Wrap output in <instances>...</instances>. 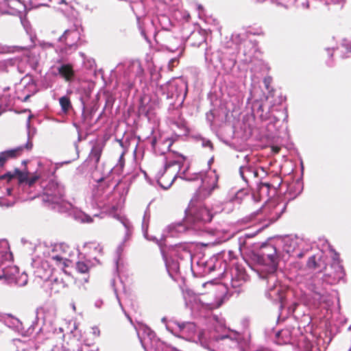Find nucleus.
<instances>
[{
  "mask_svg": "<svg viewBox=\"0 0 351 351\" xmlns=\"http://www.w3.org/2000/svg\"><path fill=\"white\" fill-rule=\"evenodd\" d=\"M137 333L142 346L146 351H147V347L154 348V344L156 343L157 339L154 332L149 328L141 326L137 330Z\"/></svg>",
  "mask_w": 351,
  "mask_h": 351,
  "instance_id": "5701e85b",
  "label": "nucleus"
},
{
  "mask_svg": "<svg viewBox=\"0 0 351 351\" xmlns=\"http://www.w3.org/2000/svg\"><path fill=\"white\" fill-rule=\"evenodd\" d=\"M185 157L181 154L169 153L165 158V164L156 175L158 184L164 189H169L177 177L185 180H195L197 179L198 175H189L188 166L184 169Z\"/></svg>",
  "mask_w": 351,
  "mask_h": 351,
  "instance_id": "20e7f679",
  "label": "nucleus"
},
{
  "mask_svg": "<svg viewBox=\"0 0 351 351\" xmlns=\"http://www.w3.org/2000/svg\"><path fill=\"white\" fill-rule=\"evenodd\" d=\"M73 254V250L67 244L63 243L56 244L47 261L41 263V267H45L46 264L51 263L63 269L68 266L69 258Z\"/></svg>",
  "mask_w": 351,
  "mask_h": 351,
  "instance_id": "f8f14e48",
  "label": "nucleus"
},
{
  "mask_svg": "<svg viewBox=\"0 0 351 351\" xmlns=\"http://www.w3.org/2000/svg\"><path fill=\"white\" fill-rule=\"evenodd\" d=\"M232 40L237 44H239V51L244 56L243 60L245 63L252 62L254 54L256 51V45L250 40L245 39V34H234L232 35Z\"/></svg>",
  "mask_w": 351,
  "mask_h": 351,
  "instance_id": "f3484780",
  "label": "nucleus"
},
{
  "mask_svg": "<svg viewBox=\"0 0 351 351\" xmlns=\"http://www.w3.org/2000/svg\"><path fill=\"white\" fill-rule=\"evenodd\" d=\"M308 289L312 291V298L316 304H326L327 306L332 304V299L330 294L327 292L326 288L323 282L318 278H313L307 285Z\"/></svg>",
  "mask_w": 351,
  "mask_h": 351,
  "instance_id": "dca6fc26",
  "label": "nucleus"
},
{
  "mask_svg": "<svg viewBox=\"0 0 351 351\" xmlns=\"http://www.w3.org/2000/svg\"><path fill=\"white\" fill-rule=\"evenodd\" d=\"M256 113L262 120H267L270 119L269 112H264L263 106L262 104L258 105Z\"/></svg>",
  "mask_w": 351,
  "mask_h": 351,
  "instance_id": "58836bf2",
  "label": "nucleus"
},
{
  "mask_svg": "<svg viewBox=\"0 0 351 351\" xmlns=\"http://www.w3.org/2000/svg\"><path fill=\"white\" fill-rule=\"evenodd\" d=\"M130 71L133 73L136 77H139L140 81L142 80L144 74V69L142 67L141 63L139 60H132L129 66Z\"/></svg>",
  "mask_w": 351,
  "mask_h": 351,
  "instance_id": "2f4dec72",
  "label": "nucleus"
},
{
  "mask_svg": "<svg viewBox=\"0 0 351 351\" xmlns=\"http://www.w3.org/2000/svg\"><path fill=\"white\" fill-rule=\"evenodd\" d=\"M141 34L144 36V38H145L146 40H147V36H146V34H145V31L142 30V31H141Z\"/></svg>",
  "mask_w": 351,
  "mask_h": 351,
  "instance_id": "680f3d73",
  "label": "nucleus"
},
{
  "mask_svg": "<svg viewBox=\"0 0 351 351\" xmlns=\"http://www.w3.org/2000/svg\"><path fill=\"white\" fill-rule=\"evenodd\" d=\"M304 244L300 245L298 247V252L301 251L304 253V255L308 252L311 248L312 245L310 243L303 239Z\"/></svg>",
  "mask_w": 351,
  "mask_h": 351,
  "instance_id": "37998d69",
  "label": "nucleus"
},
{
  "mask_svg": "<svg viewBox=\"0 0 351 351\" xmlns=\"http://www.w3.org/2000/svg\"><path fill=\"white\" fill-rule=\"evenodd\" d=\"M223 269L227 272L230 270L231 287L235 289L236 292H239L237 289L240 288L247 280V275L245 269L237 265L233 253L231 251L228 252V257L224 258Z\"/></svg>",
  "mask_w": 351,
  "mask_h": 351,
  "instance_id": "9d476101",
  "label": "nucleus"
},
{
  "mask_svg": "<svg viewBox=\"0 0 351 351\" xmlns=\"http://www.w3.org/2000/svg\"><path fill=\"white\" fill-rule=\"evenodd\" d=\"M286 209V204L283 202H278L275 200H271L260 209L252 213L253 217L261 216L258 220L267 221L265 226L275 222L283 213Z\"/></svg>",
  "mask_w": 351,
  "mask_h": 351,
  "instance_id": "9b49d317",
  "label": "nucleus"
},
{
  "mask_svg": "<svg viewBox=\"0 0 351 351\" xmlns=\"http://www.w3.org/2000/svg\"><path fill=\"white\" fill-rule=\"evenodd\" d=\"M26 48L24 47L0 45V53H12L23 51ZM17 62L18 59L16 58H8L0 60V72H8L9 69L15 66Z\"/></svg>",
  "mask_w": 351,
  "mask_h": 351,
  "instance_id": "a211bd4d",
  "label": "nucleus"
},
{
  "mask_svg": "<svg viewBox=\"0 0 351 351\" xmlns=\"http://www.w3.org/2000/svg\"><path fill=\"white\" fill-rule=\"evenodd\" d=\"M28 281L27 275L25 273L20 274L18 277L14 278V282L18 286L23 287L27 285Z\"/></svg>",
  "mask_w": 351,
  "mask_h": 351,
  "instance_id": "e433bc0d",
  "label": "nucleus"
},
{
  "mask_svg": "<svg viewBox=\"0 0 351 351\" xmlns=\"http://www.w3.org/2000/svg\"><path fill=\"white\" fill-rule=\"evenodd\" d=\"M333 263L331 267L335 269L334 278L341 279L344 276V271L342 265L340 264L339 254L335 253L332 257Z\"/></svg>",
  "mask_w": 351,
  "mask_h": 351,
  "instance_id": "c756f323",
  "label": "nucleus"
},
{
  "mask_svg": "<svg viewBox=\"0 0 351 351\" xmlns=\"http://www.w3.org/2000/svg\"><path fill=\"white\" fill-rule=\"evenodd\" d=\"M57 3L59 4L66 3L64 0H58Z\"/></svg>",
  "mask_w": 351,
  "mask_h": 351,
  "instance_id": "0e129e2a",
  "label": "nucleus"
},
{
  "mask_svg": "<svg viewBox=\"0 0 351 351\" xmlns=\"http://www.w3.org/2000/svg\"><path fill=\"white\" fill-rule=\"evenodd\" d=\"M170 256L179 261H190L191 259V254L187 245L182 244L173 246L170 251Z\"/></svg>",
  "mask_w": 351,
  "mask_h": 351,
  "instance_id": "393cba45",
  "label": "nucleus"
},
{
  "mask_svg": "<svg viewBox=\"0 0 351 351\" xmlns=\"http://www.w3.org/2000/svg\"><path fill=\"white\" fill-rule=\"evenodd\" d=\"M81 33L78 28L72 27L64 31L59 38V45L55 51L58 57L53 60L55 63L66 62L69 56L75 51L80 45Z\"/></svg>",
  "mask_w": 351,
  "mask_h": 351,
  "instance_id": "0eeeda50",
  "label": "nucleus"
},
{
  "mask_svg": "<svg viewBox=\"0 0 351 351\" xmlns=\"http://www.w3.org/2000/svg\"><path fill=\"white\" fill-rule=\"evenodd\" d=\"M121 222L126 230V232H125V238H126L127 237H129V235L132 233V226L131 223L129 221V220L125 218H121Z\"/></svg>",
  "mask_w": 351,
  "mask_h": 351,
  "instance_id": "ea45409f",
  "label": "nucleus"
},
{
  "mask_svg": "<svg viewBox=\"0 0 351 351\" xmlns=\"http://www.w3.org/2000/svg\"><path fill=\"white\" fill-rule=\"evenodd\" d=\"M38 52L36 51V49H34L32 51L29 53L27 56L28 57V62L34 70H36L38 66L39 63V58L38 56Z\"/></svg>",
  "mask_w": 351,
  "mask_h": 351,
  "instance_id": "473e14b6",
  "label": "nucleus"
},
{
  "mask_svg": "<svg viewBox=\"0 0 351 351\" xmlns=\"http://www.w3.org/2000/svg\"><path fill=\"white\" fill-rule=\"evenodd\" d=\"M271 1L276 3L277 5L285 6V4L288 0H271Z\"/></svg>",
  "mask_w": 351,
  "mask_h": 351,
  "instance_id": "864d4df0",
  "label": "nucleus"
},
{
  "mask_svg": "<svg viewBox=\"0 0 351 351\" xmlns=\"http://www.w3.org/2000/svg\"><path fill=\"white\" fill-rule=\"evenodd\" d=\"M346 49L351 53V44L344 45Z\"/></svg>",
  "mask_w": 351,
  "mask_h": 351,
  "instance_id": "bf43d9fd",
  "label": "nucleus"
},
{
  "mask_svg": "<svg viewBox=\"0 0 351 351\" xmlns=\"http://www.w3.org/2000/svg\"><path fill=\"white\" fill-rule=\"evenodd\" d=\"M307 265L308 267H315L316 261L315 256H311L307 262Z\"/></svg>",
  "mask_w": 351,
  "mask_h": 351,
  "instance_id": "c03bdc74",
  "label": "nucleus"
},
{
  "mask_svg": "<svg viewBox=\"0 0 351 351\" xmlns=\"http://www.w3.org/2000/svg\"><path fill=\"white\" fill-rule=\"evenodd\" d=\"M326 3L343 4L344 0H326Z\"/></svg>",
  "mask_w": 351,
  "mask_h": 351,
  "instance_id": "603ef678",
  "label": "nucleus"
},
{
  "mask_svg": "<svg viewBox=\"0 0 351 351\" xmlns=\"http://www.w3.org/2000/svg\"><path fill=\"white\" fill-rule=\"evenodd\" d=\"M282 250L289 256L302 258L304 253L301 251L298 252V247L300 245L304 244L303 239L295 237H286L282 241Z\"/></svg>",
  "mask_w": 351,
  "mask_h": 351,
  "instance_id": "6ab92c4d",
  "label": "nucleus"
},
{
  "mask_svg": "<svg viewBox=\"0 0 351 351\" xmlns=\"http://www.w3.org/2000/svg\"><path fill=\"white\" fill-rule=\"evenodd\" d=\"M149 219V212L148 209L145 210L144 217L142 222V230L144 234L145 237L148 240H152L156 241L158 243L160 247V252L162 254V258L165 261L166 268L168 272L171 274V273H178L180 270V263L179 260L173 256H170V258H168L166 256L163 248L161 246L160 242H158V239L156 237H149L147 235V228H148V222Z\"/></svg>",
  "mask_w": 351,
  "mask_h": 351,
  "instance_id": "4468645a",
  "label": "nucleus"
},
{
  "mask_svg": "<svg viewBox=\"0 0 351 351\" xmlns=\"http://www.w3.org/2000/svg\"><path fill=\"white\" fill-rule=\"evenodd\" d=\"M56 309L52 304H45L36 310V322L42 320L43 322H51L55 317Z\"/></svg>",
  "mask_w": 351,
  "mask_h": 351,
  "instance_id": "b1692460",
  "label": "nucleus"
},
{
  "mask_svg": "<svg viewBox=\"0 0 351 351\" xmlns=\"http://www.w3.org/2000/svg\"><path fill=\"white\" fill-rule=\"evenodd\" d=\"M15 204V201L7 199L3 197H0V207L8 208L12 207Z\"/></svg>",
  "mask_w": 351,
  "mask_h": 351,
  "instance_id": "79ce46f5",
  "label": "nucleus"
},
{
  "mask_svg": "<svg viewBox=\"0 0 351 351\" xmlns=\"http://www.w3.org/2000/svg\"><path fill=\"white\" fill-rule=\"evenodd\" d=\"M123 155H124V153H123L120 157H119V165H120L121 167H123V165H124V159H123Z\"/></svg>",
  "mask_w": 351,
  "mask_h": 351,
  "instance_id": "6e6d98bb",
  "label": "nucleus"
},
{
  "mask_svg": "<svg viewBox=\"0 0 351 351\" xmlns=\"http://www.w3.org/2000/svg\"><path fill=\"white\" fill-rule=\"evenodd\" d=\"M65 189L64 186L56 180H50L44 187L43 193L40 197L46 206L53 209H58L62 212L71 207L70 203L64 201Z\"/></svg>",
  "mask_w": 351,
  "mask_h": 351,
  "instance_id": "423d86ee",
  "label": "nucleus"
},
{
  "mask_svg": "<svg viewBox=\"0 0 351 351\" xmlns=\"http://www.w3.org/2000/svg\"><path fill=\"white\" fill-rule=\"evenodd\" d=\"M92 332L95 337H99L100 335V330L96 326L92 328Z\"/></svg>",
  "mask_w": 351,
  "mask_h": 351,
  "instance_id": "5fc2aeb1",
  "label": "nucleus"
},
{
  "mask_svg": "<svg viewBox=\"0 0 351 351\" xmlns=\"http://www.w3.org/2000/svg\"><path fill=\"white\" fill-rule=\"evenodd\" d=\"M169 123L171 128H177L183 132L186 131V122L182 117L179 110H175L169 117Z\"/></svg>",
  "mask_w": 351,
  "mask_h": 351,
  "instance_id": "a878e982",
  "label": "nucleus"
},
{
  "mask_svg": "<svg viewBox=\"0 0 351 351\" xmlns=\"http://www.w3.org/2000/svg\"><path fill=\"white\" fill-rule=\"evenodd\" d=\"M218 176L212 171L202 178V185L191 199L185 210L184 222L171 224L168 227L170 237H176L186 230L198 226L199 223L210 222L215 213L208 207L203 200L208 197L217 188Z\"/></svg>",
  "mask_w": 351,
  "mask_h": 351,
  "instance_id": "f257e3e1",
  "label": "nucleus"
},
{
  "mask_svg": "<svg viewBox=\"0 0 351 351\" xmlns=\"http://www.w3.org/2000/svg\"><path fill=\"white\" fill-rule=\"evenodd\" d=\"M123 251V247L121 245H120L117 249V258L115 260V264H116V267H117V265H118V261H119V259L120 258V256H121V254Z\"/></svg>",
  "mask_w": 351,
  "mask_h": 351,
  "instance_id": "a18cd8bd",
  "label": "nucleus"
},
{
  "mask_svg": "<svg viewBox=\"0 0 351 351\" xmlns=\"http://www.w3.org/2000/svg\"><path fill=\"white\" fill-rule=\"evenodd\" d=\"M10 89V88L9 86H6V87L3 88V90L4 92H5L7 90H9Z\"/></svg>",
  "mask_w": 351,
  "mask_h": 351,
  "instance_id": "69168bd1",
  "label": "nucleus"
},
{
  "mask_svg": "<svg viewBox=\"0 0 351 351\" xmlns=\"http://www.w3.org/2000/svg\"><path fill=\"white\" fill-rule=\"evenodd\" d=\"M76 271L80 274H87L89 271V265L84 261H78L75 265Z\"/></svg>",
  "mask_w": 351,
  "mask_h": 351,
  "instance_id": "c9c22d12",
  "label": "nucleus"
},
{
  "mask_svg": "<svg viewBox=\"0 0 351 351\" xmlns=\"http://www.w3.org/2000/svg\"><path fill=\"white\" fill-rule=\"evenodd\" d=\"M40 47L43 49H49V48H53V45L52 43H47V42H44V41L40 43Z\"/></svg>",
  "mask_w": 351,
  "mask_h": 351,
  "instance_id": "49530a36",
  "label": "nucleus"
},
{
  "mask_svg": "<svg viewBox=\"0 0 351 351\" xmlns=\"http://www.w3.org/2000/svg\"><path fill=\"white\" fill-rule=\"evenodd\" d=\"M175 60H176V59H174V58L171 59V60H170L169 64L173 63Z\"/></svg>",
  "mask_w": 351,
  "mask_h": 351,
  "instance_id": "774afa93",
  "label": "nucleus"
},
{
  "mask_svg": "<svg viewBox=\"0 0 351 351\" xmlns=\"http://www.w3.org/2000/svg\"><path fill=\"white\" fill-rule=\"evenodd\" d=\"M239 174L244 182L248 183L258 175V170L250 165H243L239 168Z\"/></svg>",
  "mask_w": 351,
  "mask_h": 351,
  "instance_id": "cd10ccee",
  "label": "nucleus"
},
{
  "mask_svg": "<svg viewBox=\"0 0 351 351\" xmlns=\"http://www.w3.org/2000/svg\"><path fill=\"white\" fill-rule=\"evenodd\" d=\"M84 348L83 347L80 346V347L77 348V350H75L74 348H71L70 347L67 348L66 346H63L62 351H84Z\"/></svg>",
  "mask_w": 351,
  "mask_h": 351,
  "instance_id": "09e8293b",
  "label": "nucleus"
},
{
  "mask_svg": "<svg viewBox=\"0 0 351 351\" xmlns=\"http://www.w3.org/2000/svg\"><path fill=\"white\" fill-rule=\"evenodd\" d=\"M41 269L40 268L37 269L36 271L37 276L40 278H46L44 282V286L46 287H50L51 292L58 293L60 291V289L64 287V282L62 280H58V278L53 279H47L49 276L51 274V269L48 267V269H45L44 274H41Z\"/></svg>",
  "mask_w": 351,
  "mask_h": 351,
  "instance_id": "4be33fe9",
  "label": "nucleus"
},
{
  "mask_svg": "<svg viewBox=\"0 0 351 351\" xmlns=\"http://www.w3.org/2000/svg\"><path fill=\"white\" fill-rule=\"evenodd\" d=\"M38 179V176H34L31 178H29L27 180V182L29 186H32Z\"/></svg>",
  "mask_w": 351,
  "mask_h": 351,
  "instance_id": "de8ad7c7",
  "label": "nucleus"
},
{
  "mask_svg": "<svg viewBox=\"0 0 351 351\" xmlns=\"http://www.w3.org/2000/svg\"><path fill=\"white\" fill-rule=\"evenodd\" d=\"M224 298L223 291H220L215 300L212 302L206 301L191 291H186L184 293L186 306L194 311H201L202 309L212 310L217 308L223 304Z\"/></svg>",
  "mask_w": 351,
  "mask_h": 351,
  "instance_id": "6e6552de",
  "label": "nucleus"
},
{
  "mask_svg": "<svg viewBox=\"0 0 351 351\" xmlns=\"http://www.w3.org/2000/svg\"><path fill=\"white\" fill-rule=\"evenodd\" d=\"M38 90L37 85L32 76L25 75L21 82L16 85L14 97L22 101H27Z\"/></svg>",
  "mask_w": 351,
  "mask_h": 351,
  "instance_id": "2eb2a0df",
  "label": "nucleus"
},
{
  "mask_svg": "<svg viewBox=\"0 0 351 351\" xmlns=\"http://www.w3.org/2000/svg\"><path fill=\"white\" fill-rule=\"evenodd\" d=\"M57 66L58 74L66 82H71L75 77V72L71 64L58 63Z\"/></svg>",
  "mask_w": 351,
  "mask_h": 351,
  "instance_id": "bb28decb",
  "label": "nucleus"
},
{
  "mask_svg": "<svg viewBox=\"0 0 351 351\" xmlns=\"http://www.w3.org/2000/svg\"><path fill=\"white\" fill-rule=\"evenodd\" d=\"M25 5L21 0H0V12L12 15L22 14Z\"/></svg>",
  "mask_w": 351,
  "mask_h": 351,
  "instance_id": "aec40b11",
  "label": "nucleus"
},
{
  "mask_svg": "<svg viewBox=\"0 0 351 351\" xmlns=\"http://www.w3.org/2000/svg\"><path fill=\"white\" fill-rule=\"evenodd\" d=\"M179 333L175 335L187 341L199 343L204 348L209 347L207 345L206 334L204 331L197 332L196 325L193 322L178 323Z\"/></svg>",
  "mask_w": 351,
  "mask_h": 351,
  "instance_id": "ddd939ff",
  "label": "nucleus"
},
{
  "mask_svg": "<svg viewBox=\"0 0 351 351\" xmlns=\"http://www.w3.org/2000/svg\"><path fill=\"white\" fill-rule=\"evenodd\" d=\"M30 131L28 132V141L24 145L19 146L16 148L7 150L0 153V168H2L6 161L12 158L20 156L24 149L30 150L32 148V143L30 141Z\"/></svg>",
  "mask_w": 351,
  "mask_h": 351,
  "instance_id": "412c9836",
  "label": "nucleus"
},
{
  "mask_svg": "<svg viewBox=\"0 0 351 351\" xmlns=\"http://www.w3.org/2000/svg\"><path fill=\"white\" fill-rule=\"evenodd\" d=\"M75 218L82 221V222H84V223H90L93 221V219L91 218V217H90L89 215H86V213H78L76 214L75 215Z\"/></svg>",
  "mask_w": 351,
  "mask_h": 351,
  "instance_id": "a19ab883",
  "label": "nucleus"
},
{
  "mask_svg": "<svg viewBox=\"0 0 351 351\" xmlns=\"http://www.w3.org/2000/svg\"><path fill=\"white\" fill-rule=\"evenodd\" d=\"M29 125H30V117H29L27 121V128H29Z\"/></svg>",
  "mask_w": 351,
  "mask_h": 351,
  "instance_id": "e2e57ef3",
  "label": "nucleus"
},
{
  "mask_svg": "<svg viewBox=\"0 0 351 351\" xmlns=\"http://www.w3.org/2000/svg\"><path fill=\"white\" fill-rule=\"evenodd\" d=\"M202 146L203 147H209L210 149H213V143H211L210 141L209 140H205L204 139L202 141Z\"/></svg>",
  "mask_w": 351,
  "mask_h": 351,
  "instance_id": "8fccbe9b",
  "label": "nucleus"
},
{
  "mask_svg": "<svg viewBox=\"0 0 351 351\" xmlns=\"http://www.w3.org/2000/svg\"><path fill=\"white\" fill-rule=\"evenodd\" d=\"M197 9H198V10H203V7L201 5H198Z\"/></svg>",
  "mask_w": 351,
  "mask_h": 351,
  "instance_id": "338daca9",
  "label": "nucleus"
},
{
  "mask_svg": "<svg viewBox=\"0 0 351 351\" xmlns=\"http://www.w3.org/2000/svg\"><path fill=\"white\" fill-rule=\"evenodd\" d=\"M230 67L228 69H226V73H229L230 71L231 70V69L234 66V61H230Z\"/></svg>",
  "mask_w": 351,
  "mask_h": 351,
  "instance_id": "4d7b16f0",
  "label": "nucleus"
},
{
  "mask_svg": "<svg viewBox=\"0 0 351 351\" xmlns=\"http://www.w3.org/2000/svg\"><path fill=\"white\" fill-rule=\"evenodd\" d=\"M128 189L117 185L113 189L108 187L104 189L99 184L92 195V204L104 213L112 214L124 204Z\"/></svg>",
  "mask_w": 351,
  "mask_h": 351,
  "instance_id": "39448f33",
  "label": "nucleus"
},
{
  "mask_svg": "<svg viewBox=\"0 0 351 351\" xmlns=\"http://www.w3.org/2000/svg\"><path fill=\"white\" fill-rule=\"evenodd\" d=\"M269 187H270V185L268 183H261L259 186H258V193L260 195V196H268L269 195Z\"/></svg>",
  "mask_w": 351,
  "mask_h": 351,
  "instance_id": "4c0bfd02",
  "label": "nucleus"
},
{
  "mask_svg": "<svg viewBox=\"0 0 351 351\" xmlns=\"http://www.w3.org/2000/svg\"><path fill=\"white\" fill-rule=\"evenodd\" d=\"M14 177V175L13 173H10V172H8V173L1 176L0 177V178L1 179H7L8 178V180H10V179H12Z\"/></svg>",
  "mask_w": 351,
  "mask_h": 351,
  "instance_id": "3c124183",
  "label": "nucleus"
},
{
  "mask_svg": "<svg viewBox=\"0 0 351 351\" xmlns=\"http://www.w3.org/2000/svg\"><path fill=\"white\" fill-rule=\"evenodd\" d=\"M59 103L61 107V110L64 114H67L72 108L71 101L67 96L61 97L59 99Z\"/></svg>",
  "mask_w": 351,
  "mask_h": 351,
  "instance_id": "72a5a7b5",
  "label": "nucleus"
},
{
  "mask_svg": "<svg viewBox=\"0 0 351 351\" xmlns=\"http://www.w3.org/2000/svg\"><path fill=\"white\" fill-rule=\"evenodd\" d=\"M6 190H7V194L8 195H12V189L11 188H8Z\"/></svg>",
  "mask_w": 351,
  "mask_h": 351,
  "instance_id": "052dcab7",
  "label": "nucleus"
},
{
  "mask_svg": "<svg viewBox=\"0 0 351 351\" xmlns=\"http://www.w3.org/2000/svg\"><path fill=\"white\" fill-rule=\"evenodd\" d=\"M162 93L167 99H175L171 105L181 106L187 93V84L181 79L173 80L160 86Z\"/></svg>",
  "mask_w": 351,
  "mask_h": 351,
  "instance_id": "1a4fd4ad",
  "label": "nucleus"
},
{
  "mask_svg": "<svg viewBox=\"0 0 351 351\" xmlns=\"http://www.w3.org/2000/svg\"><path fill=\"white\" fill-rule=\"evenodd\" d=\"M104 147V143L102 142L97 141L93 144L89 154V158L90 160L93 161L95 164L99 162Z\"/></svg>",
  "mask_w": 351,
  "mask_h": 351,
  "instance_id": "c85d7f7f",
  "label": "nucleus"
},
{
  "mask_svg": "<svg viewBox=\"0 0 351 351\" xmlns=\"http://www.w3.org/2000/svg\"><path fill=\"white\" fill-rule=\"evenodd\" d=\"M258 263L262 266L260 269V278L267 285L266 296L276 302L280 303L282 307L285 293L278 283L276 271L277 269V250L273 245H267L258 254Z\"/></svg>",
  "mask_w": 351,
  "mask_h": 351,
  "instance_id": "f03ea898",
  "label": "nucleus"
},
{
  "mask_svg": "<svg viewBox=\"0 0 351 351\" xmlns=\"http://www.w3.org/2000/svg\"><path fill=\"white\" fill-rule=\"evenodd\" d=\"M16 271V267H6L2 269V271L0 273V280H4V281L8 284L14 283L15 278L14 273Z\"/></svg>",
  "mask_w": 351,
  "mask_h": 351,
  "instance_id": "7c9ffc66",
  "label": "nucleus"
},
{
  "mask_svg": "<svg viewBox=\"0 0 351 351\" xmlns=\"http://www.w3.org/2000/svg\"><path fill=\"white\" fill-rule=\"evenodd\" d=\"M210 260L209 262L206 263V270L205 272H211L216 270H221V267L222 266V262L220 260Z\"/></svg>",
  "mask_w": 351,
  "mask_h": 351,
  "instance_id": "f704fd0d",
  "label": "nucleus"
},
{
  "mask_svg": "<svg viewBox=\"0 0 351 351\" xmlns=\"http://www.w3.org/2000/svg\"><path fill=\"white\" fill-rule=\"evenodd\" d=\"M210 322L213 330L210 331L207 341L209 347L205 348L210 351H244L239 341L240 335L227 328L222 317L213 315Z\"/></svg>",
  "mask_w": 351,
  "mask_h": 351,
  "instance_id": "7ed1b4c3",
  "label": "nucleus"
},
{
  "mask_svg": "<svg viewBox=\"0 0 351 351\" xmlns=\"http://www.w3.org/2000/svg\"><path fill=\"white\" fill-rule=\"evenodd\" d=\"M102 304H103V302L101 300H97L95 302V305L96 307L99 308L101 306Z\"/></svg>",
  "mask_w": 351,
  "mask_h": 351,
  "instance_id": "13d9d810",
  "label": "nucleus"
}]
</instances>
